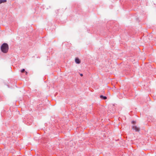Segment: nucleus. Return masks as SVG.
<instances>
[{
    "instance_id": "obj_1",
    "label": "nucleus",
    "mask_w": 156,
    "mask_h": 156,
    "mask_svg": "<svg viewBox=\"0 0 156 156\" xmlns=\"http://www.w3.org/2000/svg\"><path fill=\"white\" fill-rule=\"evenodd\" d=\"M2 51L4 53H6L9 49V46L7 43H3L1 47Z\"/></svg>"
},
{
    "instance_id": "obj_2",
    "label": "nucleus",
    "mask_w": 156,
    "mask_h": 156,
    "mask_svg": "<svg viewBox=\"0 0 156 156\" xmlns=\"http://www.w3.org/2000/svg\"><path fill=\"white\" fill-rule=\"evenodd\" d=\"M132 129L135 130L136 131L138 132L140 130V128L139 127L137 126H132Z\"/></svg>"
},
{
    "instance_id": "obj_3",
    "label": "nucleus",
    "mask_w": 156,
    "mask_h": 156,
    "mask_svg": "<svg viewBox=\"0 0 156 156\" xmlns=\"http://www.w3.org/2000/svg\"><path fill=\"white\" fill-rule=\"evenodd\" d=\"M75 62L77 64H80V60L78 58H76L75 59Z\"/></svg>"
},
{
    "instance_id": "obj_4",
    "label": "nucleus",
    "mask_w": 156,
    "mask_h": 156,
    "mask_svg": "<svg viewBox=\"0 0 156 156\" xmlns=\"http://www.w3.org/2000/svg\"><path fill=\"white\" fill-rule=\"evenodd\" d=\"M6 2V0H0V4L2 3H5Z\"/></svg>"
},
{
    "instance_id": "obj_5",
    "label": "nucleus",
    "mask_w": 156,
    "mask_h": 156,
    "mask_svg": "<svg viewBox=\"0 0 156 156\" xmlns=\"http://www.w3.org/2000/svg\"><path fill=\"white\" fill-rule=\"evenodd\" d=\"M100 97L101 98H103L104 99H107V97L106 96H104L102 95H101L100 96Z\"/></svg>"
},
{
    "instance_id": "obj_6",
    "label": "nucleus",
    "mask_w": 156,
    "mask_h": 156,
    "mask_svg": "<svg viewBox=\"0 0 156 156\" xmlns=\"http://www.w3.org/2000/svg\"><path fill=\"white\" fill-rule=\"evenodd\" d=\"M25 71V69H22L21 70V72L22 73H23V72L24 71Z\"/></svg>"
},
{
    "instance_id": "obj_7",
    "label": "nucleus",
    "mask_w": 156,
    "mask_h": 156,
    "mask_svg": "<svg viewBox=\"0 0 156 156\" xmlns=\"http://www.w3.org/2000/svg\"><path fill=\"white\" fill-rule=\"evenodd\" d=\"M132 123L133 124H135L136 123V122L134 121H132Z\"/></svg>"
},
{
    "instance_id": "obj_8",
    "label": "nucleus",
    "mask_w": 156,
    "mask_h": 156,
    "mask_svg": "<svg viewBox=\"0 0 156 156\" xmlns=\"http://www.w3.org/2000/svg\"><path fill=\"white\" fill-rule=\"evenodd\" d=\"M80 76H83V74H80Z\"/></svg>"
},
{
    "instance_id": "obj_9",
    "label": "nucleus",
    "mask_w": 156,
    "mask_h": 156,
    "mask_svg": "<svg viewBox=\"0 0 156 156\" xmlns=\"http://www.w3.org/2000/svg\"><path fill=\"white\" fill-rule=\"evenodd\" d=\"M27 74V73L26 72V74Z\"/></svg>"
}]
</instances>
